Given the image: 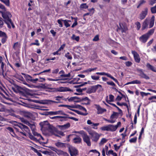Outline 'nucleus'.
Listing matches in <instances>:
<instances>
[{"label":"nucleus","mask_w":156,"mask_h":156,"mask_svg":"<svg viewBox=\"0 0 156 156\" xmlns=\"http://www.w3.org/2000/svg\"><path fill=\"white\" fill-rule=\"evenodd\" d=\"M149 38L148 36L145 34L140 37L139 40L141 42L144 43L147 42Z\"/></svg>","instance_id":"16"},{"label":"nucleus","mask_w":156,"mask_h":156,"mask_svg":"<svg viewBox=\"0 0 156 156\" xmlns=\"http://www.w3.org/2000/svg\"><path fill=\"white\" fill-rule=\"evenodd\" d=\"M15 126H18L23 131V130L25 131L28 134L29 133H30V131L28 127L21 123H19L18 124L15 125Z\"/></svg>","instance_id":"7"},{"label":"nucleus","mask_w":156,"mask_h":156,"mask_svg":"<svg viewBox=\"0 0 156 156\" xmlns=\"http://www.w3.org/2000/svg\"><path fill=\"white\" fill-rule=\"evenodd\" d=\"M100 129L102 131L114 132L116 130V126H115L114 125L109 124L102 126L101 127Z\"/></svg>","instance_id":"3"},{"label":"nucleus","mask_w":156,"mask_h":156,"mask_svg":"<svg viewBox=\"0 0 156 156\" xmlns=\"http://www.w3.org/2000/svg\"><path fill=\"white\" fill-rule=\"evenodd\" d=\"M50 115H67L62 110H58L56 111H50L48 113Z\"/></svg>","instance_id":"12"},{"label":"nucleus","mask_w":156,"mask_h":156,"mask_svg":"<svg viewBox=\"0 0 156 156\" xmlns=\"http://www.w3.org/2000/svg\"><path fill=\"white\" fill-rule=\"evenodd\" d=\"M88 133L91 135V138L93 141L95 142L98 141L100 135L99 134L93 130L88 131Z\"/></svg>","instance_id":"2"},{"label":"nucleus","mask_w":156,"mask_h":156,"mask_svg":"<svg viewBox=\"0 0 156 156\" xmlns=\"http://www.w3.org/2000/svg\"><path fill=\"white\" fill-rule=\"evenodd\" d=\"M137 139V138L136 137H135L133 138H132L131 139L129 140V142L131 143H135Z\"/></svg>","instance_id":"60"},{"label":"nucleus","mask_w":156,"mask_h":156,"mask_svg":"<svg viewBox=\"0 0 156 156\" xmlns=\"http://www.w3.org/2000/svg\"><path fill=\"white\" fill-rule=\"evenodd\" d=\"M96 74L98 75H106L108 77L109 76L110 74L108 73H106L105 72H97L96 73Z\"/></svg>","instance_id":"42"},{"label":"nucleus","mask_w":156,"mask_h":156,"mask_svg":"<svg viewBox=\"0 0 156 156\" xmlns=\"http://www.w3.org/2000/svg\"><path fill=\"white\" fill-rule=\"evenodd\" d=\"M154 29H152L150 30H149L148 32L146 34L148 36V37H149L152 34H153L154 32Z\"/></svg>","instance_id":"39"},{"label":"nucleus","mask_w":156,"mask_h":156,"mask_svg":"<svg viewBox=\"0 0 156 156\" xmlns=\"http://www.w3.org/2000/svg\"><path fill=\"white\" fill-rule=\"evenodd\" d=\"M136 71L139 73V75L141 77L146 80L149 79L150 78L149 76L144 73L143 69H137Z\"/></svg>","instance_id":"8"},{"label":"nucleus","mask_w":156,"mask_h":156,"mask_svg":"<svg viewBox=\"0 0 156 156\" xmlns=\"http://www.w3.org/2000/svg\"><path fill=\"white\" fill-rule=\"evenodd\" d=\"M146 66L148 69L151 70L154 72H156V68L151 65L149 63H147Z\"/></svg>","instance_id":"20"},{"label":"nucleus","mask_w":156,"mask_h":156,"mask_svg":"<svg viewBox=\"0 0 156 156\" xmlns=\"http://www.w3.org/2000/svg\"><path fill=\"white\" fill-rule=\"evenodd\" d=\"M75 22L73 23L71 26L72 28L74 27L77 25V18H75Z\"/></svg>","instance_id":"63"},{"label":"nucleus","mask_w":156,"mask_h":156,"mask_svg":"<svg viewBox=\"0 0 156 156\" xmlns=\"http://www.w3.org/2000/svg\"><path fill=\"white\" fill-rule=\"evenodd\" d=\"M10 110L5 108L4 105L0 103V112H9Z\"/></svg>","instance_id":"31"},{"label":"nucleus","mask_w":156,"mask_h":156,"mask_svg":"<svg viewBox=\"0 0 156 156\" xmlns=\"http://www.w3.org/2000/svg\"><path fill=\"white\" fill-rule=\"evenodd\" d=\"M67 118V117H65V116H59V117H58V119L61 121H66V120Z\"/></svg>","instance_id":"43"},{"label":"nucleus","mask_w":156,"mask_h":156,"mask_svg":"<svg viewBox=\"0 0 156 156\" xmlns=\"http://www.w3.org/2000/svg\"><path fill=\"white\" fill-rule=\"evenodd\" d=\"M118 113L115 112H113V114L111 115L110 117V119L111 120H113V119L114 118H116V119L117 118V115Z\"/></svg>","instance_id":"37"},{"label":"nucleus","mask_w":156,"mask_h":156,"mask_svg":"<svg viewBox=\"0 0 156 156\" xmlns=\"http://www.w3.org/2000/svg\"><path fill=\"white\" fill-rule=\"evenodd\" d=\"M99 125V123H93V124L91 125V126H92L93 128L97 129L98 128L97 126H98Z\"/></svg>","instance_id":"53"},{"label":"nucleus","mask_w":156,"mask_h":156,"mask_svg":"<svg viewBox=\"0 0 156 156\" xmlns=\"http://www.w3.org/2000/svg\"><path fill=\"white\" fill-rule=\"evenodd\" d=\"M62 98V97H61L60 96H58L57 97H55V100L57 101H53L51 100V103L52 104L53 103H58L60 102V101L61 100V99Z\"/></svg>","instance_id":"26"},{"label":"nucleus","mask_w":156,"mask_h":156,"mask_svg":"<svg viewBox=\"0 0 156 156\" xmlns=\"http://www.w3.org/2000/svg\"><path fill=\"white\" fill-rule=\"evenodd\" d=\"M88 7V5L86 3L82 4L80 5V7L81 9H87Z\"/></svg>","instance_id":"48"},{"label":"nucleus","mask_w":156,"mask_h":156,"mask_svg":"<svg viewBox=\"0 0 156 156\" xmlns=\"http://www.w3.org/2000/svg\"><path fill=\"white\" fill-rule=\"evenodd\" d=\"M98 87H101V86L100 85L98 84L97 85L92 86L90 87L87 89L86 92L88 94L94 93L98 89Z\"/></svg>","instance_id":"4"},{"label":"nucleus","mask_w":156,"mask_h":156,"mask_svg":"<svg viewBox=\"0 0 156 156\" xmlns=\"http://www.w3.org/2000/svg\"><path fill=\"white\" fill-rule=\"evenodd\" d=\"M156 3V0H149V4L152 5L153 4Z\"/></svg>","instance_id":"64"},{"label":"nucleus","mask_w":156,"mask_h":156,"mask_svg":"<svg viewBox=\"0 0 156 156\" xmlns=\"http://www.w3.org/2000/svg\"><path fill=\"white\" fill-rule=\"evenodd\" d=\"M0 12L2 14V17L4 19L5 22L7 24L8 27L11 28L10 25H11L13 28L15 26L11 19L12 15L9 12H2L1 11H0Z\"/></svg>","instance_id":"1"},{"label":"nucleus","mask_w":156,"mask_h":156,"mask_svg":"<svg viewBox=\"0 0 156 156\" xmlns=\"http://www.w3.org/2000/svg\"><path fill=\"white\" fill-rule=\"evenodd\" d=\"M12 90L15 92L21 93L24 90L23 88L17 85H15L14 87L12 88Z\"/></svg>","instance_id":"15"},{"label":"nucleus","mask_w":156,"mask_h":156,"mask_svg":"<svg viewBox=\"0 0 156 156\" xmlns=\"http://www.w3.org/2000/svg\"><path fill=\"white\" fill-rule=\"evenodd\" d=\"M73 105H59V107H67L68 109L70 110V109H71V108H72V107H73Z\"/></svg>","instance_id":"46"},{"label":"nucleus","mask_w":156,"mask_h":156,"mask_svg":"<svg viewBox=\"0 0 156 156\" xmlns=\"http://www.w3.org/2000/svg\"><path fill=\"white\" fill-rule=\"evenodd\" d=\"M7 129L8 131H9V132L11 134L12 133H13V132L14 131L12 127H8L6 128Z\"/></svg>","instance_id":"59"},{"label":"nucleus","mask_w":156,"mask_h":156,"mask_svg":"<svg viewBox=\"0 0 156 156\" xmlns=\"http://www.w3.org/2000/svg\"><path fill=\"white\" fill-rule=\"evenodd\" d=\"M63 21L64 22L65 26L66 27H69L70 26V25L69 23V22L67 21V20H63Z\"/></svg>","instance_id":"50"},{"label":"nucleus","mask_w":156,"mask_h":156,"mask_svg":"<svg viewBox=\"0 0 156 156\" xmlns=\"http://www.w3.org/2000/svg\"><path fill=\"white\" fill-rule=\"evenodd\" d=\"M57 135L58 136H56L58 137H60L59 136V135H61L62 136H64V134L63 132L61 131H58V130Z\"/></svg>","instance_id":"52"},{"label":"nucleus","mask_w":156,"mask_h":156,"mask_svg":"<svg viewBox=\"0 0 156 156\" xmlns=\"http://www.w3.org/2000/svg\"><path fill=\"white\" fill-rule=\"evenodd\" d=\"M70 53L69 52H68L66 53L65 55V56L67 58L69 59H72V57L71 55H69Z\"/></svg>","instance_id":"44"},{"label":"nucleus","mask_w":156,"mask_h":156,"mask_svg":"<svg viewBox=\"0 0 156 156\" xmlns=\"http://www.w3.org/2000/svg\"><path fill=\"white\" fill-rule=\"evenodd\" d=\"M114 96L112 94H110L109 95V100L108 99V96L106 97V102L108 103H110V102H112L114 100Z\"/></svg>","instance_id":"29"},{"label":"nucleus","mask_w":156,"mask_h":156,"mask_svg":"<svg viewBox=\"0 0 156 156\" xmlns=\"http://www.w3.org/2000/svg\"><path fill=\"white\" fill-rule=\"evenodd\" d=\"M156 96H152L148 98V100L151 101V102H156Z\"/></svg>","instance_id":"36"},{"label":"nucleus","mask_w":156,"mask_h":156,"mask_svg":"<svg viewBox=\"0 0 156 156\" xmlns=\"http://www.w3.org/2000/svg\"><path fill=\"white\" fill-rule=\"evenodd\" d=\"M71 38L72 40H75L77 41H78L80 39V37L79 36H76L74 34L72 35Z\"/></svg>","instance_id":"38"},{"label":"nucleus","mask_w":156,"mask_h":156,"mask_svg":"<svg viewBox=\"0 0 156 156\" xmlns=\"http://www.w3.org/2000/svg\"><path fill=\"white\" fill-rule=\"evenodd\" d=\"M103 119H104V120H105L106 121H107L108 122L110 123H113L114 122H115L116 121V120H111H111H108V119H106L105 118H104Z\"/></svg>","instance_id":"51"},{"label":"nucleus","mask_w":156,"mask_h":156,"mask_svg":"<svg viewBox=\"0 0 156 156\" xmlns=\"http://www.w3.org/2000/svg\"><path fill=\"white\" fill-rule=\"evenodd\" d=\"M6 66L0 59V75H4V73L6 71Z\"/></svg>","instance_id":"5"},{"label":"nucleus","mask_w":156,"mask_h":156,"mask_svg":"<svg viewBox=\"0 0 156 156\" xmlns=\"http://www.w3.org/2000/svg\"><path fill=\"white\" fill-rule=\"evenodd\" d=\"M63 20L62 19H59L57 20V22L59 25V27H62L63 26L62 21H63Z\"/></svg>","instance_id":"57"},{"label":"nucleus","mask_w":156,"mask_h":156,"mask_svg":"<svg viewBox=\"0 0 156 156\" xmlns=\"http://www.w3.org/2000/svg\"><path fill=\"white\" fill-rule=\"evenodd\" d=\"M35 128L33 130V131L32 130V133L33 135L35 136H37V137H40V138L39 139V140L42 139V140H44V139L43 137L40 135V134L38 133L37 132L34 131V130Z\"/></svg>","instance_id":"28"},{"label":"nucleus","mask_w":156,"mask_h":156,"mask_svg":"<svg viewBox=\"0 0 156 156\" xmlns=\"http://www.w3.org/2000/svg\"><path fill=\"white\" fill-rule=\"evenodd\" d=\"M69 151L71 156H76L78 154L77 151L74 147L71 148L70 149Z\"/></svg>","instance_id":"17"},{"label":"nucleus","mask_w":156,"mask_h":156,"mask_svg":"<svg viewBox=\"0 0 156 156\" xmlns=\"http://www.w3.org/2000/svg\"><path fill=\"white\" fill-rule=\"evenodd\" d=\"M2 37V38L1 40V42L2 43L4 44L7 40V37L6 34L5 36H3Z\"/></svg>","instance_id":"45"},{"label":"nucleus","mask_w":156,"mask_h":156,"mask_svg":"<svg viewBox=\"0 0 156 156\" xmlns=\"http://www.w3.org/2000/svg\"><path fill=\"white\" fill-rule=\"evenodd\" d=\"M97 67H95L93 68H89L84 71L85 72H87V73H88V72H90L91 71H94L96 70V69H97Z\"/></svg>","instance_id":"40"},{"label":"nucleus","mask_w":156,"mask_h":156,"mask_svg":"<svg viewBox=\"0 0 156 156\" xmlns=\"http://www.w3.org/2000/svg\"><path fill=\"white\" fill-rule=\"evenodd\" d=\"M23 115L24 116L27 118H30L32 116L31 113L26 111H24L23 112Z\"/></svg>","instance_id":"33"},{"label":"nucleus","mask_w":156,"mask_h":156,"mask_svg":"<svg viewBox=\"0 0 156 156\" xmlns=\"http://www.w3.org/2000/svg\"><path fill=\"white\" fill-rule=\"evenodd\" d=\"M73 133H78L81 135L82 136L84 134L85 132L83 130H81L79 131H75L73 132Z\"/></svg>","instance_id":"56"},{"label":"nucleus","mask_w":156,"mask_h":156,"mask_svg":"<svg viewBox=\"0 0 156 156\" xmlns=\"http://www.w3.org/2000/svg\"><path fill=\"white\" fill-rule=\"evenodd\" d=\"M48 131L51 134L54 135L56 136H58L57 135V129L55 128L53 126H49Z\"/></svg>","instance_id":"13"},{"label":"nucleus","mask_w":156,"mask_h":156,"mask_svg":"<svg viewBox=\"0 0 156 156\" xmlns=\"http://www.w3.org/2000/svg\"><path fill=\"white\" fill-rule=\"evenodd\" d=\"M147 8H145L144 10L142 11L139 14V18L141 20L144 19L147 14Z\"/></svg>","instance_id":"11"},{"label":"nucleus","mask_w":156,"mask_h":156,"mask_svg":"<svg viewBox=\"0 0 156 156\" xmlns=\"http://www.w3.org/2000/svg\"><path fill=\"white\" fill-rule=\"evenodd\" d=\"M108 140L105 138H102L100 142L99 143V145L100 146L103 145L105 143L107 142Z\"/></svg>","instance_id":"34"},{"label":"nucleus","mask_w":156,"mask_h":156,"mask_svg":"<svg viewBox=\"0 0 156 156\" xmlns=\"http://www.w3.org/2000/svg\"><path fill=\"white\" fill-rule=\"evenodd\" d=\"M132 53L133 55L136 62L139 63L140 61V58L138 54L134 51H132Z\"/></svg>","instance_id":"14"},{"label":"nucleus","mask_w":156,"mask_h":156,"mask_svg":"<svg viewBox=\"0 0 156 156\" xmlns=\"http://www.w3.org/2000/svg\"><path fill=\"white\" fill-rule=\"evenodd\" d=\"M117 105H118L119 106H123V105L126 106L127 108L128 109V105L126 103H119V102H118L117 103Z\"/></svg>","instance_id":"49"},{"label":"nucleus","mask_w":156,"mask_h":156,"mask_svg":"<svg viewBox=\"0 0 156 156\" xmlns=\"http://www.w3.org/2000/svg\"><path fill=\"white\" fill-rule=\"evenodd\" d=\"M38 103L43 104H51V100H45L41 101H39Z\"/></svg>","instance_id":"30"},{"label":"nucleus","mask_w":156,"mask_h":156,"mask_svg":"<svg viewBox=\"0 0 156 156\" xmlns=\"http://www.w3.org/2000/svg\"><path fill=\"white\" fill-rule=\"evenodd\" d=\"M70 126V125L69 123H67L66 124L63 125H59L58 127L61 129L62 130L65 129L69 128Z\"/></svg>","instance_id":"21"},{"label":"nucleus","mask_w":156,"mask_h":156,"mask_svg":"<svg viewBox=\"0 0 156 156\" xmlns=\"http://www.w3.org/2000/svg\"><path fill=\"white\" fill-rule=\"evenodd\" d=\"M57 91L59 92H66L71 91V90L66 87H60L57 88Z\"/></svg>","instance_id":"19"},{"label":"nucleus","mask_w":156,"mask_h":156,"mask_svg":"<svg viewBox=\"0 0 156 156\" xmlns=\"http://www.w3.org/2000/svg\"><path fill=\"white\" fill-rule=\"evenodd\" d=\"M26 78L27 80L34 83H36V81H38V78H36L34 79H33L32 77L28 75L26 76Z\"/></svg>","instance_id":"27"},{"label":"nucleus","mask_w":156,"mask_h":156,"mask_svg":"<svg viewBox=\"0 0 156 156\" xmlns=\"http://www.w3.org/2000/svg\"><path fill=\"white\" fill-rule=\"evenodd\" d=\"M151 10L153 13H156V5L154 7H152L151 9Z\"/></svg>","instance_id":"62"},{"label":"nucleus","mask_w":156,"mask_h":156,"mask_svg":"<svg viewBox=\"0 0 156 156\" xmlns=\"http://www.w3.org/2000/svg\"><path fill=\"white\" fill-rule=\"evenodd\" d=\"M0 1L4 3L7 6H9L10 2L9 0H0Z\"/></svg>","instance_id":"41"},{"label":"nucleus","mask_w":156,"mask_h":156,"mask_svg":"<svg viewBox=\"0 0 156 156\" xmlns=\"http://www.w3.org/2000/svg\"><path fill=\"white\" fill-rule=\"evenodd\" d=\"M82 137L84 141L87 144V145L90 146L91 145L90 139L85 132L82 135Z\"/></svg>","instance_id":"6"},{"label":"nucleus","mask_w":156,"mask_h":156,"mask_svg":"<svg viewBox=\"0 0 156 156\" xmlns=\"http://www.w3.org/2000/svg\"><path fill=\"white\" fill-rule=\"evenodd\" d=\"M36 43H31L30 44V46H32V45H36L37 46H39L40 45V44L38 43V41L37 40H35Z\"/></svg>","instance_id":"61"},{"label":"nucleus","mask_w":156,"mask_h":156,"mask_svg":"<svg viewBox=\"0 0 156 156\" xmlns=\"http://www.w3.org/2000/svg\"><path fill=\"white\" fill-rule=\"evenodd\" d=\"M40 125L42 128H47V127H49V126L47 121L41 122L40 123Z\"/></svg>","instance_id":"24"},{"label":"nucleus","mask_w":156,"mask_h":156,"mask_svg":"<svg viewBox=\"0 0 156 156\" xmlns=\"http://www.w3.org/2000/svg\"><path fill=\"white\" fill-rule=\"evenodd\" d=\"M141 82L140 81L138 80H135L132 81V84H140L141 83Z\"/></svg>","instance_id":"58"},{"label":"nucleus","mask_w":156,"mask_h":156,"mask_svg":"<svg viewBox=\"0 0 156 156\" xmlns=\"http://www.w3.org/2000/svg\"><path fill=\"white\" fill-rule=\"evenodd\" d=\"M148 20L147 19H146L145 20L143 24L142 27V30H144L147 28L148 26Z\"/></svg>","instance_id":"23"},{"label":"nucleus","mask_w":156,"mask_h":156,"mask_svg":"<svg viewBox=\"0 0 156 156\" xmlns=\"http://www.w3.org/2000/svg\"><path fill=\"white\" fill-rule=\"evenodd\" d=\"M19 44L18 42L15 43L13 45V48L15 50H16L19 47Z\"/></svg>","instance_id":"47"},{"label":"nucleus","mask_w":156,"mask_h":156,"mask_svg":"<svg viewBox=\"0 0 156 156\" xmlns=\"http://www.w3.org/2000/svg\"><path fill=\"white\" fill-rule=\"evenodd\" d=\"M55 145L58 147L60 148L65 146V144L60 142H57L55 144Z\"/></svg>","instance_id":"32"},{"label":"nucleus","mask_w":156,"mask_h":156,"mask_svg":"<svg viewBox=\"0 0 156 156\" xmlns=\"http://www.w3.org/2000/svg\"><path fill=\"white\" fill-rule=\"evenodd\" d=\"M94 106L95 108L97 110V113L98 114H102L104 112L106 111V110L105 109L101 108L99 105H95Z\"/></svg>","instance_id":"10"},{"label":"nucleus","mask_w":156,"mask_h":156,"mask_svg":"<svg viewBox=\"0 0 156 156\" xmlns=\"http://www.w3.org/2000/svg\"><path fill=\"white\" fill-rule=\"evenodd\" d=\"M72 108H79L80 110L84 111L86 112H87V110L85 108L79 105H73Z\"/></svg>","instance_id":"22"},{"label":"nucleus","mask_w":156,"mask_h":156,"mask_svg":"<svg viewBox=\"0 0 156 156\" xmlns=\"http://www.w3.org/2000/svg\"><path fill=\"white\" fill-rule=\"evenodd\" d=\"M57 154L59 155L62 156H69V155L66 152H64L61 150H57L56 151Z\"/></svg>","instance_id":"18"},{"label":"nucleus","mask_w":156,"mask_h":156,"mask_svg":"<svg viewBox=\"0 0 156 156\" xmlns=\"http://www.w3.org/2000/svg\"><path fill=\"white\" fill-rule=\"evenodd\" d=\"M28 134V136L30 138L33 140H34V141H35L36 142H38V140L35 137L30 133H29Z\"/></svg>","instance_id":"35"},{"label":"nucleus","mask_w":156,"mask_h":156,"mask_svg":"<svg viewBox=\"0 0 156 156\" xmlns=\"http://www.w3.org/2000/svg\"><path fill=\"white\" fill-rule=\"evenodd\" d=\"M135 24L136 26V29L137 30H140L141 27V25L140 23L139 22H137L135 23Z\"/></svg>","instance_id":"54"},{"label":"nucleus","mask_w":156,"mask_h":156,"mask_svg":"<svg viewBox=\"0 0 156 156\" xmlns=\"http://www.w3.org/2000/svg\"><path fill=\"white\" fill-rule=\"evenodd\" d=\"M91 78L94 80H98L99 78L100 77L98 76H95L94 75H92L91 76Z\"/></svg>","instance_id":"55"},{"label":"nucleus","mask_w":156,"mask_h":156,"mask_svg":"<svg viewBox=\"0 0 156 156\" xmlns=\"http://www.w3.org/2000/svg\"><path fill=\"white\" fill-rule=\"evenodd\" d=\"M20 119L22 122L30 127L32 131L35 128V126L34 124H30L28 121L25 119L23 118L20 117Z\"/></svg>","instance_id":"9"},{"label":"nucleus","mask_w":156,"mask_h":156,"mask_svg":"<svg viewBox=\"0 0 156 156\" xmlns=\"http://www.w3.org/2000/svg\"><path fill=\"white\" fill-rule=\"evenodd\" d=\"M73 141L75 144H80L81 142L82 139L79 136H77L73 139Z\"/></svg>","instance_id":"25"}]
</instances>
